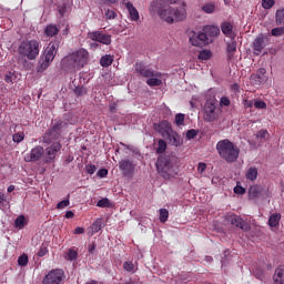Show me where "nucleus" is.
Segmentation results:
<instances>
[{"label": "nucleus", "instance_id": "f257e3e1", "mask_svg": "<svg viewBox=\"0 0 284 284\" xmlns=\"http://www.w3.org/2000/svg\"><path fill=\"white\" fill-rule=\"evenodd\" d=\"M181 0H159L152 1L151 8H156L158 14L162 21L166 23H174L184 21L187 17V11L184 7H173L180 3Z\"/></svg>", "mask_w": 284, "mask_h": 284}, {"label": "nucleus", "instance_id": "f03ea898", "mask_svg": "<svg viewBox=\"0 0 284 284\" xmlns=\"http://www.w3.org/2000/svg\"><path fill=\"white\" fill-rule=\"evenodd\" d=\"M88 61H90V52L80 48L61 60V68L64 72H77V70L88 65Z\"/></svg>", "mask_w": 284, "mask_h": 284}, {"label": "nucleus", "instance_id": "7ed1b4c3", "mask_svg": "<svg viewBox=\"0 0 284 284\" xmlns=\"http://www.w3.org/2000/svg\"><path fill=\"white\" fill-rule=\"evenodd\" d=\"M216 151L226 163H236L241 154V149L229 139L219 141L216 143Z\"/></svg>", "mask_w": 284, "mask_h": 284}, {"label": "nucleus", "instance_id": "20e7f679", "mask_svg": "<svg viewBox=\"0 0 284 284\" xmlns=\"http://www.w3.org/2000/svg\"><path fill=\"white\" fill-rule=\"evenodd\" d=\"M221 108L215 97L207 98L203 106V119L206 123H216L221 119Z\"/></svg>", "mask_w": 284, "mask_h": 284}, {"label": "nucleus", "instance_id": "39448f33", "mask_svg": "<svg viewBox=\"0 0 284 284\" xmlns=\"http://www.w3.org/2000/svg\"><path fill=\"white\" fill-rule=\"evenodd\" d=\"M57 52H59V43L50 42L45 48L43 54L40 57L38 62L37 72H45L47 68H50V63L54 61L57 57Z\"/></svg>", "mask_w": 284, "mask_h": 284}, {"label": "nucleus", "instance_id": "423d86ee", "mask_svg": "<svg viewBox=\"0 0 284 284\" xmlns=\"http://www.w3.org/2000/svg\"><path fill=\"white\" fill-rule=\"evenodd\" d=\"M156 169L162 179H174L179 174V169L168 156H160L156 161Z\"/></svg>", "mask_w": 284, "mask_h": 284}, {"label": "nucleus", "instance_id": "0eeeda50", "mask_svg": "<svg viewBox=\"0 0 284 284\" xmlns=\"http://www.w3.org/2000/svg\"><path fill=\"white\" fill-rule=\"evenodd\" d=\"M154 128L155 130H159L163 139H166V141H169L171 145H174V148H179V145L183 143L181 135L172 130V125H170V122L164 121L160 124H155Z\"/></svg>", "mask_w": 284, "mask_h": 284}, {"label": "nucleus", "instance_id": "6e6552de", "mask_svg": "<svg viewBox=\"0 0 284 284\" xmlns=\"http://www.w3.org/2000/svg\"><path fill=\"white\" fill-rule=\"evenodd\" d=\"M40 50L41 42H39V40H24L18 48L19 54H21V57H27L29 61H34V59L39 57Z\"/></svg>", "mask_w": 284, "mask_h": 284}, {"label": "nucleus", "instance_id": "1a4fd4ad", "mask_svg": "<svg viewBox=\"0 0 284 284\" xmlns=\"http://www.w3.org/2000/svg\"><path fill=\"white\" fill-rule=\"evenodd\" d=\"M68 128V123L55 120L52 124V126L45 132V134L42 136V143H52V139H59L60 132Z\"/></svg>", "mask_w": 284, "mask_h": 284}, {"label": "nucleus", "instance_id": "9d476101", "mask_svg": "<svg viewBox=\"0 0 284 284\" xmlns=\"http://www.w3.org/2000/svg\"><path fill=\"white\" fill-rule=\"evenodd\" d=\"M61 142H53L44 150L43 162L44 163H54L59 152H61Z\"/></svg>", "mask_w": 284, "mask_h": 284}, {"label": "nucleus", "instance_id": "9b49d317", "mask_svg": "<svg viewBox=\"0 0 284 284\" xmlns=\"http://www.w3.org/2000/svg\"><path fill=\"white\" fill-rule=\"evenodd\" d=\"M65 273L63 270L55 268L50 271L42 280V284H60Z\"/></svg>", "mask_w": 284, "mask_h": 284}, {"label": "nucleus", "instance_id": "f8f14e48", "mask_svg": "<svg viewBox=\"0 0 284 284\" xmlns=\"http://www.w3.org/2000/svg\"><path fill=\"white\" fill-rule=\"evenodd\" d=\"M45 150L41 145H37L31 149L30 153L24 156L26 163H36V161H40L41 158L44 156Z\"/></svg>", "mask_w": 284, "mask_h": 284}, {"label": "nucleus", "instance_id": "ddd939ff", "mask_svg": "<svg viewBox=\"0 0 284 284\" xmlns=\"http://www.w3.org/2000/svg\"><path fill=\"white\" fill-rule=\"evenodd\" d=\"M190 43L195 45V48H203V45H207L210 43V39L207 38V33L205 32H194L190 37Z\"/></svg>", "mask_w": 284, "mask_h": 284}, {"label": "nucleus", "instance_id": "4468645a", "mask_svg": "<svg viewBox=\"0 0 284 284\" xmlns=\"http://www.w3.org/2000/svg\"><path fill=\"white\" fill-rule=\"evenodd\" d=\"M88 37L89 39H91V41H97L98 43H102L103 45H110V43H112V37L101 31L89 32Z\"/></svg>", "mask_w": 284, "mask_h": 284}, {"label": "nucleus", "instance_id": "2eb2a0df", "mask_svg": "<svg viewBox=\"0 0 284 284\" xmlns=\"http://www.w3.org/2000/svg\"><path fill=\"white\" fill-rule=\"evenodd\" d=\"M136 74L140 77H144V79H150V77L154 75V70L148 65H145L143 62H136L134 65Z\"/></svg>", "mask_w": 284, "mask_h": 284}, {"label": "nucleus", "instance_id": "dca6fc26", "mask_svg": "<svg viewBox=\"0 0 284 284\" xmlns=\"http://www.w3.org/2000/svg\"><path fill=\"white\" fill-rule=\"evenodd\" d=\"M120 170L123 174V176H133L134 175V163L130 160H122L120 161Z\"/></svg>", "mask_w": 284, "mask_h": 284}, {"label": "nucleus", "instance_id": "f3484780", "mask_svg": "<svg viewBox=\"0 0 284 284\" xmlns=\"http://www.w3.org/2000/svg\"><path fill=\"white\" fill-rule=\"evenodd\" d=\"M265 68H261L257 70L256 74L251 75V81L254 85H263V83H267V75Z\"/></svg>", "mask_w": 284, "mask_h": 284}, {"label": "nucleus", "instance_id": "a211bd4d", "mask_svg": "<svg viewBox=\"0 0 284 284\" xmlns=\"http://www.w3.org/2000/svg\"><path fill=\"white\" fill-rule=\"evenodd\" d=\"M227 221L231 222V225H234L235 227H240L241 230H244V232L250 231V224L247 222L243 221L241 216L239 215H229Z\"/></svg>", "mask_w": 284, "mask_h": 284}, {"label": "nucleus", "instance_id": "6ab92c4d", "mask_svg": "<svg viewBox=\"0 0 284 284\" xmlns=\"http://www.w3.org/2000/svg\"><path fill=\"white\" fill-rule=\"evenodd\" d=\"M163 73L159 71H154L153 75L149 77L146 80V84H149L150 88H156L159 85L163 84Z\"/></svg>", "mask_w": 284, "mask_h": 284}, {"label": "nucleus", "instance_id": "aec40b11", "mask_svg": "<svg viewBox=\"0 0 284 284\" xmlns=\"http://www.w3.org/2000/svg\"><path fill=\"white\" fill-rule=\"evenodd\" d=\"M266 45L267 43L265 42V37L263 36L257 37L253 42L254 54H257V55L261 54V52H263Z\"/></svg>", "mask_w": 284, "mask_h": 284}, {"label": "nucleus", "instance_id": "412c9836", "mask_svg": "<svg viewBox=\"0 0 284 284\" xmlns=\"http://www.w3.org/2000/svg\"><path fill=\"white\" fill-rule=\"evenodd\" d=\"M245 179L251 183H254L258 179V168L251 165L245 171Z\"/></svg>", "mask_w": 284, "mask_h": 284}, {"label": "nucleus", "instance_id": "4be33fe9", "mask_svg": "<svg viewBox=\"0 0 284 284\" xmlns=\"http://www.w3.org/2000/svg\"><path fill=\"white\" fill-rule=\"evenodd\" d=\"M221 30L225 37L229 39H236V33L234 32V27L230 22H223L221 26Z\"/></svg>", "mask_w": 284, "mask_h": 284}, {"label": "nucleus", "instance_id": "5701e85b", "mask_svg": "<svg viewBox=\"0 0 284 284\" xmlns=\"http://www.w3.org/2000/svg\"><path fill=\"white\" fill-rule=\"evenodd\" d=\"M273 284H284V265H280L273 275Z\"/></svg>", "mask_w": 284, "mask_h": 284}, {"label": "nucleus", "instance_id": "b1692460", "mask_svg": "<svg viewBox=\"0 0 284 284\" xmlns=\"http://www.w3.org/2000/svg\"><path fill=\"white\" fill-rule=\"evenodd\" d=\"M124 6L130 14L131 21H139V11L134 4H132V2H124Z\"/></svg>", "mask_w": 284, "mask_h": 284}, {"label": "nucleus", "instance_id": "393cba45", "mask_svg": "<svg viewBox=\"0 0 284 284\" xmlns=\"http://www.w3.org/2000/svg\"><path fill=\"white\" fill-rule=\"evenodd\" d=\"M45 37H57L59 34V29L55 24H48L44 29Z\"/></svg>", "mask_w": 284, "mask_h": 284}, {"label": "nucleus", "instance_id": "a878e982", "mask_svg": "<svg viewBox=\"0 0 284 284\" xmlns=\"http://www.w3.org/2000/svg\"><path fill=\"white\" fill-rule=\"evenodd\" d=\"M92 234L101 232L103 230V219H97L90 227Z\"/></svg>", "mask_w": 284, "mask_h": 284}, {"label": "nucleus", "instance_id": "bb28decb", "mask_svg": "<svg viewBox=\"0 0 284 284\" xmlns=\"http://www.w3.org/2000/svg\"><path fill=\"white\" fill-rule=\"evenodd\" d=\"M113 61H114L113 55L105 54L100 59V65H102V68H109V65H112Z\"/></svg>", "mask_w": 284, "mask_h": 284}, {"label": "nucleus", "instance_id": "cd10ccee", "mask_svg": "<svg viewBox=\"0 0 284 284\" xmlns=\"http://www.w3.org/2000/svg\"><path fill=\"white\" fill-rule=\"evenodd\" d=\"M28 225V221L24 215H19L14 221V227L18 230H23Z\"/></svg>", "mask_w": 284, "mask_h": 284}, {"label": "nucleus", "instance_id": "c85d7f7f", "mask_svg": "<svg viewBox=\"0 0 284 284\" xmlns=\"http://www.w3.org/2000/svg\"><path fill=\"white\" fill-rule=\"evenodd\" d=\"M281 223V213H273L268 219V225L271 227H276Z\"/></svg>", "mask_w": 284, "mask_h": 284}, {"label": "nucleus", "instance_id": "c756f323", "mask_svg": "<svg viewBox=\"0 0 284 284\" xmlns=\"http://www.w3.org/2000/svg\"><path fill=\"white\" fill-rule=\"evenodd\" d=\"M204 32H206V34H209V37H219V34H221V30L219 29V27H206L204 29Z\"/></svg>", "mask_w": 284, "mask_h": 284}, {"label": "nucleus", "instance_id": "7c9ffc66", "mask_svg": "<svg viewBox=\"0 0 284 284\" xmlns=\"http://www.w3.org/2000/svg\"><path fill=\"white\" fill-rule=\"evenodd\" d=\"M275 22L277 26H283L284 23V9H280L275 14Z\"/></svg>", "mask_w": 284, "mask_h": 284}, {"label": "nucleus", "instance_id": "2f4dec72", "mask_svg": "<svg viewBox=\"0 0 284 284\" xmlns=\"http://www.w3.org/2000/svg\"><path fill=\"white\" fill-rule=\"evenodd\" d=\"M258 192H261V186L258 185H253L248 190V196L251 199H256L258 196Z\"/></svg>", "mask_w": 284, "mask_h": 284}, {"label": "nucleus", "instance_id": "473e14b6", "mask_svg": "<svg viewBox=\"0 0 284 284\" xmlns=\"http://www.w3.org/2000/svg\"><path fill=\"white\" fill-rule=\"evenodd\" d=\"M160 222L166 223L168 219L170 217V212L166 209H160Z\"/></svg>", "mask_w": 284, "mask_h": 284}, {"label": "nucleus", "instance_id": "72a5a7b5", "mask_svg": "<svg viewBox=\"0 0 284 284\" xmlns=\"http://www.w3.org/2000/svg\"><path fill=\"white\" fill-rule=\"evenodd\" d=\"M197 58L201 60V61H207L209 59L212 58V51L210 50H203L199 53Z\"/></svg>", "mask_w": 284, "mask_h": 284}, {"label": "nucleus", "instance_id": "f704fd0d", "mask_svg": "<svg viewBox=\"0 0 284 284\" xmlns=\"http://www.w3.org/2000/svg\"><path fill=\"white\" fill-rule=\"evenodd\" d=\"M123 270H125V272L134 274V272H136V266H134L132 262L128 261L123 263Z\"/></svg>", "mask_w": 284, "mask_h": 284}, {"label": "nucleus", "instance_id": "c9c22d12", "mask_svg": "<svg viewBox=\"0 0 284 284\" xmlns=\"http://www.w3.org/2000/svg\"><path fill=\"white\" fill-rule=\"evenodd\" d=\"M272 37H283L284 34V27H277L271 30Z\"/></svg>", "mask_w": 284, "mask_h": 284}, {"label": "nucleus", "instance_id": "e433bc0d", "mask_svg": "<svg viewBox=\"0 0 284 284\" xmlns=\"http://www.w3.org/2000/svg\"><path fill=\"white\" fill-rule=\"evenodd\" d=\"M165 150H168V143H165V141L160 140L159 141V146L156 149V153L158 154H163V152H165Z\"/></svg>", "mask_w": 284, "mask_h": 284}, {"label": "nucleus", "instance_id": "4c0bfd02", "mask_svg": "<svg viewBox=\"0 0 284 284\" xmlns=\"http://www.w3.org/2000/svg\"><path fill=\"white\" fill-rule=\"evenodd\" d=\"M28 256L22 254L18 257V265H20V267H26V265H28Z\"/></svg>", "mask_w": 284, "mask_h": 284}, {"label": "nucleus", "instance_id": "58836bf2", "mask_svg": "<svg viewBox=\"0 0 284 284\" xmlns=\"http://www.w3.org/2000/svg\"><path fill=\"white\" fill-rule=\"evenodd\" d=\"M202 10L206 12V14H212V12L215 10V7L213 3H207L202 7Z\"/></svg>", "mask_w": 284, "mask_h": 284}, {"label": "nucleus", "instance_id": "ea45409f", "mask_svg": "<svg viewBox=\"0 0 284 284\" xmlns=\"http://www.w3.org/2000/svg\"><path fill=\"white\" fill-rule=\"evenodd\" d=\"M23 139H26V134H23V132H18V133L13 134L14 143H21V141H23Z\"/></svg>", "mask_w": 284, "mask_h": 284}, {"label": "nucleus", "instance_id": "a19ab883", "mask_svg": "<svg viewBox=\"0 0 284 284\" xmlns=\"http://www.w3.org/2000/svg\"><path fill=\"white\" fill-rule=\"evenodd\" d=\"M175 123H176V125H183V123H185V114L178 113L175 115Z\"/></svg>", "mask_w": 284, "mask_h": 284}, {"label": "nucleus", "instance_id": "79ce46f5", "mask_svg": "<svg viewBox=\"0 0 284 284\" xmlns=\"http://www.w3.org/2000/svg\"><path fill=\"white\" fill-rule=\"evenodd\" d=\"M77 256H79V253H77V251L70 248V250L68 251L67 260H68V261H77Z\"/></svg>", "mask_w": 284, "mask_h": 284}, {"label": "nucleus", "instance_id": "37998d69", "mask_svg": "<svg viewBox=\"0 0 284 284\" xmlns=\"http://www.w3.org/2000/svg\"><path fill=\"white\" fill-rule=\"evenodd\" d=\"M74 94H77L78 97H84V94H88V90L83 87H77L74 89Z\"/></svg>", "mask_w": 284, "mask_h": 284}, {"label": "nucleus", "instance_id": "c03bdc74", "mask_svg": "<svg viewBox=\"0 0 284 284\" xmlns=\"http://www.w3.org/2000/svg\"><path fill=\"white\" fill-rule=\"evenodd\" d=\"M98 207H110V200L104 197L97 203Z\"/></svg>", "mask_w": 284, "mask_h": 284}, {"label": "nucleus", "instance_id": "a18cd8bd", "mask_svg": "<svg viewBox=\"0 0 284 284\" xmlns=\"http://www.w3.org/2000/svg\"><path fill=\"white\" fill-rule=\"evenodd\" d=\"M199 135V131L191 129L186 132V139L189 141H191V139H196V136Z\"/></svg>", "mask_w": 284, "mask_h": 284}, {"label": "nucleus", "instance_id": "49530a36", "mask_svg": "<svg viewBox=\"0 0 284 284\" xmlns=\"http://www.w3.org/2000/svg\"><path fill=\"white\" fill-rule=\"evenodd\" d=\"M236 50V40L231 39L227 42V52H234Z\"/></svg>", "mask_w": 284, "mask_h": 284}, {"label": "nucleus", "instance_id": "de8ad7c7", "mask_svg": "<svg viewBox=\"0 0 284 284\" xmlns=\"http://www.w3.org/2000/svg\"><path fill=\"white\" fill-rule=\"evenodd\" d=\"M254 106L256 110H265V108H267V103H265V101L257 100L254 102Z\"/></svg>", "mask_w": 284, "mask_h": 284}, {"label": "nucleus", "instance_id": "09e8293b", "mask_svg": "<svg viewBox=\"0 0 284 284\" xmlns=\"http://www.w3.org/2000/svg\"><path fill=\"white\" fill-rule=\"evenodd\" d=\"M274 6V0H262V8L270 10Z\"/></svg>", "mask_w": 284, "mask_h": 284}, {"label": "nucleus", "instance_id": "8fccbe9b", "mask_svg": "<svg viewBox=\"0 0 284 284\" xmlns=\"http://www.w3.org/2000/svg\"><path fill=\"white\" fill-rule=\"evenodd\" d=\"M70 205V200H63L57 204V210H65Z\"/></svg>", "mask_w": 284, "mask_h": 284}, {"label": "nucleus", "instance_id": "3c124183", "mask_svg": "<svg viewBox=\"0 0 284 284\" xmlns=\"http://www.w3.org/2000/svg\"><path fill=\"white\" fill-rule=\"evenodd\" d=\"M45 254H48V246L42 244L38 252V256L43 257L45 256Z\"/></svg>", "mask_w": 284, "mask_h": 284}, {"label": "nucleus", "instance_id": "603ef678", "mask_svg": "<svg viewBox=\"0 0 284 284\" xmlns=\"http://www.w3.org/2000/svg\"><path fill=\"white\" fill-rule=\"evenodd\" d=\"M105 17H106V19H115L116 18V12H114L112 10H106L105 11Z\"/></svg>", "mask_w": 284, "mask_h": 284}, {"label": "nucleus", "instance_id": "864d4df0", "mask_svg": "<svg viewBox=\"0 0 284 284\" xmlns=\"http://www.w3.org/2000/svg\"><path fill=\"white\" fill-rule=\"evenodd\" d=\"M97 172V166L93 164L87 165V173L94 174Z\"/></svg>", "mask_w": 284, "mask_h": 284}, {"label": "nucleus", "instance_id": "5fc2aeb1", "mask_svg": "<svg viewBox=\"0 0 284 284\" xmlns=\"http://www.w3.org/2000/svg\"><path fill=\"white\" fill-rule=\"evenodd\" d=\"M205 170H207V165L205 163H200L197 166L199 174H203V172H205Z\"/></svg>", "mask_w": 284, "mask_h": 284}, {"label": "nucleus", "instance_id": "6e6d98bb", "mask_svg": "<svg viewBox=\"0 0 284 284\" xmlns=\"http://www.w3.org/2000/svg\"><path fill=\"white\" fill-rule=\"evenodd\" d=\"M220 105H230V98L227 97H222L221 100H220Z\"/></svg>", "mask_w": 284, "mask_h": 284}, {"label": "nucleus", "instance_id": "4d7b16f0", "mask_svg": "<svg viewBox=\"0 0 284 284\" xmlns=\"http://www.w3.org/2000/svg\"><path fill=\"white\" fill-rule=\"evenodd\" d=\"M98 176H100V179H105V176H108V170L106 169L99 170Z\"/></svg>", "mask_w": 284, "mask_h": 284}, {"label": "nucleus", "instance_id": "13d9d810", "mask_svg": "<svg viewBox=\"0 0 284 284\" xmlns=\"http://www.w3.org/2000/svg\"><path fill=\"white\" fill-rule=\"evenodd\" d=\"M244 192H245V189L243 186H241V185H236L234 187V193L235 194H243Z\"/></svg>", "mask_w": 284, "mask_h": 284}, {"label": "nucleus", "instance_id": "bf43d9fd", "mask_svg": "<svg viewBox=\"0 0 284 284\" xmlns=\"http://www.w3.org/2000/svg\"><path fill=\"white\" fill-rule=\"evenodd\" d=\"M265 136H267V130H261L257 133V139H265Z\"/></svg>", "mask_w": 284, "mask_h": 284}, {"label": "nucleus", "instance_id": "052dcab7", "mask_svg": "<svg viewBox=\"0 0 284 284\" xmlns=\"http://www.w3.org/2000/svg\"><path fill=\"white\" fill-rule=\"evenodd\" d=\"M243 105L244 108H252L254 105V102L252 100H244Z\"/></svg>", "mask_w": 284, "mask_h": 284}, {"label": "nucleus", "instance_id": "680f3d73", "mask_svg": "<svg viewBox=\"0 0 284 284\" xmlns=\"http://www.w3.org/2000/svg\"><path fill=\"white\" fill-rule=\"evenodd\" d=\"M85 233V229L78 226L75 227L73 234H84Z\"/></svg>", "mask_w": 284, "mask_h": 284}, {"label": "nucleus", "instance_id": "e2e57ef3", "mask_svg": "<svg viewBox=\"0 0 284 284\" xmlns=\"http://www.w3.org/2000/svg\"><path fill=\"white\" fill-rule=\"evenodd\" d=\"M4 81H6V83H12V74L11 73L6 74Z\"/></svg>", "mask_w": 284, "mask_h": 284}, {"label": "nucleus", "instance_id": "0e129e2a", "mask_svg": "<svg viewBox=\"0 0 284 284\" xmlns=\"http://www.w3.org/2000/svg\"><path fill=\"white\" fill-rule=\"evenodd\" d=\"M65 219H74V212H72V211H67V213H65Z\"/></svg>", "mask_w": 284, "mask_h": 284}, {"label": "nucleus", "instance_id": "69168bd1", "mask_svg": "<svg viewBox=\"0 0 284 284\" xmlns=\"http://www.w3.org/2000/svg\"><path fill=\"white\" fill-rule=\"evenodd\" d=\"M65 10H67L65 6L59 8V12H60V14H61L62 17L65 16Z\"/></svg>", "mask_w": 284, "mask_h": 284}, {"label": "nucleus", "instance_id": "338daca9", "mask_svg": "<svg viewBox=\"0 0 284 284\" xmlns=\"http://www.w3.org/2000/svg\"><path fill=\"white\" fill-rule=\"evenodd\" d=\"M94 250H97V245L93 243L91 245H89V252L90 254H93Z\"/></svg>", "mask_w": 284, "mask_h": 284}, {"label": "nucleus", "instance_id": "774afa93", "mask_svg": "<svg viewBox=\"0 0 284 284\" xmlns=\"http://www.w3.org/2000/svg\"><path fill=\"white\" fill-rule=\"evenodd\" d=\"M6 201V195L3 193H0V204L4 203Z\"/></svg>", "mask_w": 284, "mask_h": 284}]
</instances>
